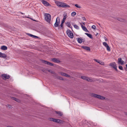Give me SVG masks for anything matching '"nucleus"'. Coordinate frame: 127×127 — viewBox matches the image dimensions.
Returning a JSON list of instances; mask_svg holds the SVG:
<instances>
[{
  "label": "nucleus",
  "instance_id": "nucleus-1",
  "mask_svg": "<svg viewBox=\"0 0 127 127\" xmlns=\"http://www.w3.org/2000/svg\"><path fill=\"white\" fill-rule=\"evenodd\" d=\"M55 3L58 6L60 7L69 8L70 7L69 5L66 4L65 3L60 1H55Z\"/></svg>",
  "mask_w": 127,
  "mask_h": 127
},
{
  "label": "nucleus",
  "instance_id": "nucleus-2",
  "mask_svg": "<svg viewBox=\"0 0 127 127\" xmlns=\"http://www.w3.org/2000/svg\"><path fill=\"white\" fill-rule=\"evenodd\" d=\"M51 19V15L49 14L46 13L45 15V19L49 23H50Z\"/></svg>",
  "mask_w": 127,
  "mask_h": 127
},
{
  "label": "nucleus",
  "instance_id": "nucleus-3",
  "mask_svg": "<svg viewBox=\"0 0 127 127\" xmlns=\"http://www.w3.org/2000/svg\"><path fill=\"white\" fill-rule=\"evenodd\" d=\"M67 34L68 36L71 38L73 37V34L72 32L69 30H67L66 31Z\"/></svg>",
  "mask_w": 127,
  "mask_h": 127
},
{
  "label": "nucleus",
  "instance_id": "nucleus-4",
  "mask_svg": "<svg viewBox=\"0 0 127 127\" xmlns=\"http://www.w3.org/2000/svg\"><path fill=\"white\" fill-rule=\"evenodd\" d=\"M60 24V19L57 18L56 19V21L54 24V26L55 27H58Z\"/></svg>",
  "mask_w": 127,
  "mask_h": 127
},
{
  "label": "nucleus",
  "instance_id": "nucleus-5",
  "mask_svg": "<svg viewBox=\"0 0 127 127\" xmlns=\"http://www.w3.org/2000/svg\"><path fill=\"white\" fill-rule=\"evenodd\" d=\"M110 65L116 71H118V70L117 69V66L116 65V63L113 62L111 63L110 64Z\"/></svg>",
  "mask_w": 127,
  "mask_h": 127
},
{
  "label": "nucleus",
  "instance_id": "nucleus-6",
  "mask_svg": "<svg viewBox=\"0 0 127 127\" xmlns=\"http://www.w3.org/2000/svg\"><path fill=\"white\" fill-rule=\"evenodd\" d=\"M41 61L42 63L45 64H47L50 66H53V64L47 61L44 60H42Z\"/></svg>",
  "mask_w": 127,
  "mask_h": 127
},
{
  "label": "nucleus",
  "instance_id": "nucleus-7",
  "mask_svg": "<svg viewBox=\"0 0 127 127\" xmlns=\"http://www.w3.org/2000/svg\"><path fill=\"white\" fill-rule=\"evenodd\" d=\"M118 63L119 64L123 65L124 64V62L121 58H120L118 59Z\"/></svg>",
  "mask_w": 127,
  "mask_h": 127
},
{
  "label": "nucleus",
  "instance_id": "nucleus-8",
  "mask_svg": "<svg viewBox=\"0 0 127 127\" xmlns=\"http://www.w3.org/2000/svg\"><path fill=\"white\" fill-rule=\"evenodd\" d=\"M41 2L43 4L46 6H50V5L47 2L44 0H42Z\"/></svg>",
  "mask_w": 127,
  "mask_h": 127
},
{
  "label": "nucleus",
  "instance_id": "nucleus-9",
  "mask_svg": "<svg viewBox=\"0 0 127 127\" xmlns=\"http://www.w3.org/2000/svg\"><path fill=\"white\" fill-rule=\"evenodd\" d=\"M77 40L79 43H81L82 42H84L85 41L84 39H82L81 38H77Z\"/></svg>",
  "mask_w": 127,
  "mask_h": 127
},
{
  "label": "nucleus",
  "instance_id": "nucleus-10",
  "mask_svg": "<svg viewBox=\"0 0 127 127\" xmlns=\"http://www.w3.org/2000/svg\"><path fill=\"white\" fill-rule=\"evenodd\" d=\"M51 60L52 61L57 63H59L61 62V61L58 59L56 58L52 59Z\"/></svg>",
  "mask_w": 127,
  "mask_h": 127
},
{
  "label": "nucleus",
  "instance_id": "nucleus-11",
  "mask_svg": "<svg viewBox=\"0 0 127 127\" xmlns=\"http://www.w3.org/2000/svg\"><path fill=\"white\" fill-rule=\"evenodd\" d=\"M91 96L92 97H96L97 98H98L99 99H100V97H101V96L100 95L96 94H91Z\"/></svg>",
  "mask_w": 127,
  "mask_h": 127
},
{
  "label": "nucleus",
  "instance_id": "nucleus-12",
  "mask_svg": "<svg viewBox=\"0 0 127 127\" xmlns=\"http://www.w3.org/2000/svg\"><path fill=\"white\" fill-rule=\"evenodd\" d=\"M81 78L84 80H86L88 81H91V79L89 78L86 77L85 76H81Z\"/></svg>",
  "mask_w": 127,
  "mask_h": 127
},
{
  "label": "nucleus",
  "instance_id": "nucleus-13",
  "mask_svg": "<svg viewBox=\"0 0 127 127\" xmlns=\"http://www.w3.org/2000/svg\"><path fill=\"white\" fill-rule=\"evenodd\" d=\"M0 57L4 59H6V56L4 53H3L0 52Z\"/></svg>",
  "mask_w": 127,
  "mask_h": 127
},
{
  "label": "nucleus",
  "instance_id": "nucleus-14",
  "mask_svg": "<svg viewBox=\"0 0 127 127\" xmlns=\"http://www.w3.org/2000/svg\"><path fill=\"white\" fill-rule=\"evenodd\" d=\"M80 24L81 25L82 28L84 31L86 32H89V31L85 27L83 26L81 23H80Z\"/></svg>",
  "mask_w": 127,
  "mask_h": 127
},
{
  "label": "nucleus",
  "instance_id": "nucleus-15",
  "mask_svg": "<svg viewBox=\"0 0 127 127\" xmlns=\"http://www.w3.org/2000/svg\"><path fill=\"white\" fill-rule=\"evenodd\" d=\"M65 21V20H62V23H61V24L60 25V26L59 27L58 29H63V23H64Z\"/></svg>",
  "mask_w": 127,
  "mask_h": 127
},
{
  "label": "nucleus",
  "instance_id": "nucleus-16",
  "mask_svg": "<svg viewBox=\"0 0 127 127\" xmlns=\"http://www.w3.org/2000/svg\"><path fill=\"white\" fill-rule=\"evenodd\" d=\"M2 76L5 79H9L10 78V76L8 75H7L6 74H3L2 75Z\"/></svg>",
  "mask_w": 127,
  "mask_h": 127
},
{
  "label": "nucleus",
  "instance_id": "nucleus-17",
  "mask_svg": "<svg viewBox=\"0 0 127 127\" xmlns=\"http://www.w3.org/2000/svg\"><path fill=\"white\" fill-rule=\"evenodd\" d=\"M82 47L83 49L89 51H90V48L88 46H82Z\"/></svg>",
  "mask_w": 127,
  "mask_h": 127
},
{
  "label": "nucleus",
  "instance_id": "nucleus-18",
  "mask_svg": "<svg viewBox=\"0 0 127 127\" xmlns=\"http://www.w3.org/2000/svg\"><path fill=\"white\" fill-rule=\"evenodd\" d=\"M94 60L97 62L99 63L100 64L102 65H103L104 64V63L103 62L101 61H99L98 60H97L96 59H94Z\"/></svg>",
  "mask_w": 127,
  "mask_h": 127
},
{
  "label": "nucleus",
  "instance_id": "nucleus-19",
  "mask_svg": "<svg viewBox=\"0 0 127 127\" xmlns=\"http://www.w3.org/2000/svg\"><path fill=\"white\" fill-rule=\"evenodd\" d=\"M1 49L2 50H5L7 49V48L5 46H2L1 47Z\"/></svg>",
  "mask_w": 127,
  "mask_h": 127
},
{
  "label": "nucleus",
  "instance_id": "nucleus-20",
  "mask_svg": "<svg viewBox=\"0 0 127 127\" xmlns=\"http://www.w3.org/2000/svg\"><path fill=\"white\" fill-rule=\"evenodd\" d=\"M117 19L120 21L122 22H126L125 20L122 18H117Z\"/></svg>",
  "mask_w": 127,
  "mask_h": 127
},
{
  "label": "nucleus",
  "instance_id": "nucleus-21",
  "mask_svg": "<svg viewBox=\"0 0 127 127\" xmlns=\"http://www.w3.org/2000/svg\"><path fill=\"white\" fill-rule=\"evenodd\" d=\"M56 112L60 116H62L63 115V113L60 111H56Z\"/></svg>",
  "mask_w": 127,
  "mask_h": 127
},
{
  "label": "nucleus",
  "instance_id": "nucleus-22",
  "mask_svg": "<svg viewBox=\"0 0 127 127\" xmlns=\"http://www.w3.org/2000/svg\"><path fill=\"white\" fill-rule=\"evenodd\" d=\"M28 35L30 36H31L32 37V38H38V37L37 36L33 35L32 34H28Z\"/></svg>",
  "mask_w": 127,
  "mask_h": 127
},
{
  "label": "nucleus",
  "instance_id": "nucleus-23",
  "mask_svg": "<svg viewBox=\"0 0 127 127\" xmlns=\"http://www.w3.org/2000/svg\"><path fill=\"white\" fill-rule=\"evenodd\" d=\"M85 34L90 38L92 39L93 38V37L91 34L86 33H85Z\"/></svg>",
  "mask_w": 127,
  "mask_h": 127
},
{
  "label": "nucleus",
  "instance_id": "nucleus-24",
  "mask_svg": "<svg viewBox=\"0 0 127 127\" xmlns=\"http://www.w3.org/2000/svg\"><path fill=\"white\" fill-rule=\"evenodd\" d=\"M48 119L51 121H53L54 122H55V120H56L55 119L52 118H49Z\"/></svg>",
  "mask_w": 127,
  "mask_h": 127
},
{
  "label": "nucleus",
  "instance_id": "nucleus-25",
  "mask_svg": "<svg viewBox=\"0 0 127 127\" xmlns=\"http://www.w3.org/2000/svg\"><path fill=\"white\" fill-rule=\"evenodd\" d=\"M66 25L68 27H70V28H71L72 26L70 23L69 22H67L66 23Z\"/></svg>",
  "mask_w": 127,
  "mask_h": 127
},
{
  "label": "nucleus",
  "instance_id": "nucleus-26",
  "mask_svg": "<svg viewBox=\"0 0 127 127\" xmlns=\"http://www.w3.org/2000/svg\"><path fill=\"white\" fill-rule=\"evenodd\" d=\"M76 13L75 12H73L71 14V15L73 17L74 16L76 15Z\"/></svg>",
  "mask_w": 127,
  "mask_h": 127
},
{
  "label": "nucleus",
  "instance_id": "nucleus-27",
  "mask_svg": "<svg viewBox=\"0 0 127 127\" xmlns=\"http://www.w3.org/2000/svg\"><path fill=\"white\" fill-rule=\"evenodd\" d=\"M106 47V49L107 50L109 51H110V47H109V46L108 45Z\"/></svg>",
  "mask_w": 127,
  "mask_h": 127
},
{
  "label": "nucleus",
  "instance_id": "nucleus-28",
  "mask_svg": "<svg viewBox=\"0 0 127 127\" xmlns=\"http://www.w3.org/2000/svg\"><path fill=\"white\" fill-rule=\"evenodd\" d=\"M60 120L56 119V120H55V122H56L57 123H60Z\"/></svg>",
  "mask_w": 127,
  "mask_h": 127
},
{
  "label": "nucleus",
  "instance_id": "nucleus-29",
  "mask_svg": "<svg viewBox=\"0 0 127 127\" xmlns=\"http://www.w3.org/2000/svg\"><path fill=\"white\" fill-rule=\"evenodd\" d=\"M74 26L75 29H79V27L76 25H74Z\"/></svg>",
  "mask_w": 127,
  "mask_h": 127
},
{
  "label": "nucleus",
  "instance_id": "nucleus-30",
  "mask_svg": "<svg viewBox=\"0 0 127 127\" xmlns=\"http://www.w3.org/2000/svg\"><path fill=\"white\" fill-rule=\"evenodd\" d=\"M57 78L60 80H64L63 78L62 77L60 76H58L57 77Z\"/></svg>",
  "mask_w": 127,
  "mask_h": 127
},
{
  "label": "nucleus",
  "instance_id": "nucleus-31",
  "mask_svg": "<svg viewBox=\"0 0 127 127\" xmlns=\"http://www.w3.org/2000/svg\"><path fill=\"white\" fill-rule=\"evenodd\" d=\"M66 16L67 15L66 14L64 15V17L63 19V20H65V19H66Z\"/></svg>",
  "mask_w": 127,
  "mask_h": 127
},
{
  "label": "nucleus",
  "instance_id": "nucleus-32",
  "mask_svg": "<svg viewBox=\"0 0 127 127\" xmlns=\"http://www.w3.org/2000/svg\"><path fill=\"white\" fill-rule=\"evenodd\" d=\"M103 45L104 46H105V47H106V46H107V45H108V44H107V43H106V42H104L103 43Z\"/></svg>",
  "mask_w": 127,
  "mask_h": 127
},
{
  "label": "nucleus",
  "instance_id": "nucleus-33",
  "mask_svg": "<svg viewBox=\"0 0 127 127\" xmlns=\"http://www.w3.org/2000/svg\"><path fill=\"white\" fill-rule=\"evenodd\" d=\"M119 68L120 70H123V67L119 65Z\"/></svg>",
  "mask_w": 127,
  "mask_h": 127
},
{
  "label": "nucleus",
  "instance_id": "nucleus-34",
  "mask_svg": "<svg viewBox=\"0 0 127 127\" xmlns=\"http://www.w3.org/2000/svg\"><path fill=\"white\" fill-rule=\"evenodd\" d=\"M75 6L77 7L78 8H81V7L79 6V5L77 4H76L75 5Z\"/></svg>",
  "mask_w": 127,
  "mask_h": 127
},
{
  "label": "nucleus",
  "instance_id": "nucleus-35",
  "mask_svg": "<svg viewBox=\"0 0 127 127\" xmlns=\"http://www.w3.org/2000/svg\"><path fill=\"white\" fill-rule=\"evenodd\" d=\"M59 73L61 75H63V76H64V75H65V73H63V72H60Z\"/></svg>",
  "mask_w": 127,
  "mask_h": 127
},
{
  "label": "nucleus",
  "instance_id": "nucleus-36",
  "mask_svg": "<svg viewBox=\"0 0 127 127\" xmlns=\"http://www.w3.org/2000/svg\"><path fill=\"white\" fill-rule=\"evenodd\" d=\"M92 28L94 29V30H95V29H96V27L95 26V25H93L92 26Z\"/></svg>",
  "mask_w": 127,
  "mask_h": 127
},
{
  "label": "nucleus",
  "instance_id": "nucleus-37",
  "mask_svg": "<svg viewBox=\"0 0 127 127\" xmlns=\"http://www.w3.org/2000/svg\"><path fill=\"white\" fill-rule=\"evenodd\" d=\"M105 98V97L101 96V97H100V99H102V100H103V99H104Z\"/></svg>",
  "mask_w": 127,
  "mask_h": 127
},
{
  "label": "nucleus",
  "instance_id": "nucleus-38",
  "mask_svg": "<svg viewBox=\"0 0 127 127\" xmlns=\"http://www.w3.org/2000/svg\"><path fill=\"white\" fill-rule=\"evenodd\" d=\"M14 98L15 99H16V101L17 102H19V101H20V100L19 99L17 98H16L15 97H14Z\"/></svg>",
  "mask_w": 127,
  "mask_h": 127
},
{
  "label": "nucleus",
  "instance_id": "nucleus-39",
  "mask_svg": "<svg viewBox=\"0 0 127 127\" xmlns=\"http://www.w3.org/2000/svg\"><path fill=\"white\" fill-rule=\"evenodd\" d=\"M64 75V76H65L67 77H69L70 76L69 75H68L66 73H65V75Z\"/></svg>",
  "mask_w": 127,
  "mask_h": 127
},
{
  "label": "nucleus",
  "instance_id": "nucleus-40",
  "mask_svg": "<svg viewBox=\"0 0 127 127\" xmlns=\"http://www.w3.org/2000/svg\"><path fill=\"white\" fill-rule=\"evenodd\" d=\"M8 106L10 108H11L12 107L10 105H8Z\"/></svg>",
  "mask_w": 127,
  "mask_h": 127
},
{
  "label": "nucleus",
  "instance_id": "nucleus-41",
  "mask_svg": "<svg viewBox=\"0 0 127 127\" xmlns=\"http://www.w3.org/2000/svg\"><path fill=\"white\" fill-rule=\"evenodd\" d=\"M82 19H83V20H86V18L84 17H83L82 18Z\"/></svg>",
  "mask_w": 127,
  "mask_h": 127
},
{
  "label": "nucleus",
  "instance_id": "nucleus-42",
  "mask_svg": "<svg viewBox=\"0 0 127 127\" xmlns=\"http://www.w3.org/2000/svg\"><path fill=\"white\" fill-rule=\"evenodd\" d=\"M104 39H105V41H107V39L106 38V37H104Z\"/></svg>",
  "mask_w": 127,
  "mask_h": 127
},
{
  "label": "nucleus",
  "instance_id": "nucleus-43",
  "mask_svg": "<svg viewBox=\"0 0 127 127\" xmlns=\"http://www.w3.org/2000/svg\"><path fill=\"white\" fill-rule=\"evenodd\" d=\"M14 97H12V98L13 99H14V100H15V101H16V99H15L14 98Z\"/></svg>",
  "mask_w": 127,
  "mask_h": 127
},
{
  "label": "nucleus",
  "instance_id": "nucleus-44",
  "mask_svg": "<svg viewBox=\"0 0 127 127\" xmlns=\"http://www.w3.org/2000/svg\"><path fill=\"white\" fill-rule=\"evenodd\" d=\"M82 23L83 24V25H85V24L84 23Z\"/></svg>",
  "mask_w": 127,
  "mask_h": 127
},
{
  "label": "nucleus",
  "instance_id": "nucleus-45",
  "mask_svg": "<svg viewBox=\"0 0 127 127\" xmlns=\"http://www.w3.org/2000/svg\"><path fill=\"white\" fill-rule=\"evenodd\" d=\"M126 67L127 68V64H126Z\"/></svg>",
  "mask_w": 127,
  "mask_h": 127
},
{
  "label": "nucleus",
  "instance_id": "nucleus-46",
  "mask_svg": "<svg viewBox=\"0 0 127 127\" xmlns=\"http://www.w3.org/2000/svg\"><path fill=\"white\" fill-rule=\"evenodd\" d=\"M27 18H30V19H31L30 18V17H27Z\"/></svg>",
  "mask_w": 127,
  "mask_h": 127
},
{
  "label": "nucleus",
  "instance_id": "nucleus-47",
  "mask_svg": "<svg viewBox=\"0 0 127 127\" xmlns=\"http://www.w3.org/2000/svg\"><path fill=\"white\" fill-rule=\"evenodd\" d=\"M98 33H97L96 34V35H98Z\"/></svg>",
  "mask_w": 127,
  "mask_h": 127
},
{
  "label": "nucleus",
  "instance_id": "nucleus-48",
  "mask_svg": "<svg viewBox=\"0 0 127 127\" xmlns=\"http://www.w3.org/2000/svg\"><path fill=\"white\" fill-rule=\"evenodd\" d=\"M126 115H127V113H126Z\"/></svg>",
  "mask_w": 127,
  "mask_h": 127
},
{
  "label": "nucleus",
  "instance_id": "nucleus-49",
  "mask_svg": "<svg viewBox=\"0 0 127 127\" xmlns=\"http://www.w3.org/2000/svg\"><path fill=\"white\" fill-rule=\"evenodd\" d=\"M126 70H127V68L126 69Z\"/></svg>",
  "mask_w": 127,
  "mask_h": 127
},
{
  "label": "nucleus",
  "instance_id": "nucleus-50",
  "mask_svg": "<svg viewBox=\"0 0 127 127\" xmlns=\"http://www.w3.org/2000/svg\"><path fill=\"white\" fill-rule=\"evenodd\" d=\"M50 70H48V71H49V72H50Z\"/></svg>",
  "mask_w": 127,
  "mask_h": 127
}]
</instances>
